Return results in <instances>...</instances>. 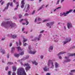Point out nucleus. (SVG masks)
Returning <instances> with one entry per match:
<instances>
[{
	"mask_svg": "<svg viewBox=\"0 0 75 75\" xmlns=\"http://www.w3.org/2000/svg\"><path fill=\"white\" fill-rule=\"evenodd\" d=\"M1 25L2 27H10L11 28H17V26L15 23H11L9 21L5 22V21H3L1 23Z\"/></svg>",
	"mask_w": 75,
	"mask_h": 75,
	"instance_id": "f257e3e1",
	"label": "nucleus"
},
{
	"mask_svg": "<svg viewBox=\"0 0 75 75\" xmlns=\"http://www.w3.org/2000/svg\"><path fill=\"white\" fill-rule=\"evenodd\" d=\"M18 75H26V73L23 68H21L18 69L17 72Z\"/></svg>",
	"mask_w": 75,
	"mask_h": 75,
	"instance_id": "f03ea898",
	"label": "nucleus"
},
{
	"mask_svg": "<svg viewBox=\"0 0 75 75\" xmlns=\"http://www.w3.org/2000/svg\"><path fill=\"white\" fill-rule=\"evenodd\" d=\"M71 56H75V53L71 54L69 55V57H65L64 58L67 59V60H65L64 61L63 63V64H65V63H67V62H70L71 60V59H69V58Z\"/></svg>",
	"mask_w": 75,
	"mask_h": 75,
	"instance_id": "7ed1b4c3",
	"label": "nucleus"
},
{
	"mask_svg": "<svg viewBox=\"0 0 75 75\" xmlns=\"http://www.w3.org/2000/svg\"><path fill=\"white\" fill-rule=\"evenodd\" d=\"M22 61H23V59H22L21 60H19V61L20 62L21 65H23L24 67H26L25 68V70L26 71H28L30 69H31V67L29 66L30 65H29L28 63H26L23 65L22 62H20Z\"/></svg>",
	"mask_w": 75,
	"mask_h": 75,
	"instance_id": "20e7f679",
	"label": "nucleus"
},
{
	"mask_svg": "<svg viewBox=\"0 0 75 75\" xmlns=\"http://www.w3.org/2000/svg\"><path fill=\"white\" fill-rule=\"evenodd\" d=\"M51 64V66L50 67V68L51 69L54 68V63L52 62V60H49L48 61V63H47V65H48V66H50Z\"/></svg>",
	"mask_w": 75,
	"mask_h": 75,
	"instance_id": "39448f33",
	"label": "nucleus"
},
{
	"mask_svg": "<svg viewBox=\"0 0 75 75\" xmlns=\"http://www.w3.org/2000/svg\"><path fill=\"white\" fill-rule=\"evenodd\" d=\"M72 11V10H69V11H67L66 13L63 12V13H61L60 14V16L61 17H62L63 16V15H64V17H65L67 16V15H68V14H69V13H71Z\"/></svg>",
	"mask_w": 75,
	"mask_h": 75,
	"instance_id": "423d86ee",
	"label": "nucleus"
},
{
	"mask_svg": "<svg viewBox=\"0 0 75 75\" xmlns=\"http://www.w3.org/2000/svg\"><path fill=\"white\" fill-rule=\"evenodd\" d=\"M42 34H40L39 35L38 38L35 37L33 39H33L32 40V41H36V40L40 41V40L41 39V37H42Z\"/></svg>",
	"mask_w": 75,
	"mask_h": 75,
	"instance_id": "0eeeda50",
	"label": "nucleus"
},
{
	"mask_svg": "<svg viewBox=\"0 0 75 75\" xmlns=\"http://www.w3.org/2000/svg\"><path fill=\"white\" fill-rule=\"evenodd\" d=\"M21 8H23L24 7V5L25 4V3L24 2V0H23L21 2Z\"/></svg>",
	"mask_w": 75,
	"mask_h": 75,
	"instance_id": "6e6552de",
	"label": "nucleus"
},
{
	"mask_svg": "<svg viewBox=\"0 0 75 75\" xmlns=\"http://www.w3.org/2000/svg\"><path fill=\"white\" fill-rule=\"evenodd\" d=\"M67 27L68 29H69L70 28H72V24L71 23H68L67 24Z\"/></svg>",
	"mask_w": 75,
	"mask_h": 75,
	"instance_id": "1a4fd4ad",
	"label": "nucleus"
},
{
	"mask_svg": "<svg viewBox=\"0 0 75 75\" xmlns=\"http://www.w3.org/2000/svg\"><path fill=\"white\" fill-rule=\"evenodd\" d=\"M28 52L29 54H33V55H34L37 52V51H32L31 50H30V51H28Z\"/></svg>",
	"mask_w": 75,
	"mask_h": 75,
	"instance_id": "9d476101",
	"label": "nucleus"
},
{
	"mask_svg": "<svg viewBox=\"0 0 75 75\" xmlns=\"http://www.w3.org/2000/svg\"><path fill=\"white\" fill-rule=\"evenodd\" d=\"M11 37L13 39H15V38H17V35L16 34H14L12 35V34H11Z\"/></svg>",
	"mask_w": 75,
	"mask_h": 75,
	"instance_id": "9b49d317",
	"label": "nucleus"
},
{
	"mask_svg": "<svg viewBox=\"0 0 75 75\" xmlns=\"http://www.w3.org/2000/svg\"><path fill=\"white\" fill-rule=\"evenodd\" d=\"M65 40L67 42H69L70 41H71V38L70 37L66 38L65 39Z\"/></svg>",
	"mask_w": 75,
	"mask_h": 75,
	"instance_id": "f8f14e48",
	"label": "nucleus"
},
{
	"mask_svg": "<svg viewBox=\"0 0 75 75\" xmlns=\"http://www.w3.org/2000/svg\"><path fill=\"white\" fill-rule=\"evenodd\" d=\"M10 3L9 2L7 4L6 7L4 8L3 10V11H5V10H7L8 9V7H9V5H10Z\"/></svg>",
	"mask_w": 75,
	"mask_h": 75,
	"instance_id": "ddd939ff",
	"label": "nucleus"
},
{
	"mask_svg": "<svg viewBox=\"0 0 75 75\" xmlns=\"http://www.w3.org/2000/svg\"><path fill=\"white\" fill-rule=\"evenodd\" d=\"M53 48H54V47H53V46H50V47H49V52H51V51H52V50H53Z\"/></svg>",
	"mask_w": 75,
	"mask_h": 75,
	"instance_id": "4468645a",
	"label": "nucleus"
},
{
	"mask_svg": "<svg viewBox=\"0 0 75 75\" xmlns=\"http://www.w3.org/2000/svg\"><path fill=\"white\" fill-rule=\"evenodd\" d=\"M55 68H57L59 67V65L57 63V62H55Z\"/></svg>",
	"mask_w": 75,
	"mask_h": 75,
	"instance_id": "2eb2a0df",
	"label": "nucleus"
},
{
	"mask_svg": "<svg viewBox=\"0 0 75 75\" xmlns=\"http://www.w3.org/2000/svg\"><path fill=\"white\" fill-rule=\"evenodd\" d=\"M48 70H49V68H47V67H45V68H44V71L47 72V71H48Z\"/></svg>",
	"mask_w": 75,
	"mask_h": 75,
	"instance_id": "dca6fc26",
	"label": "nucleus"
},
{
	"mask_svg": "<svg viewBox=\"0 0 75 75\" xmlns=\"http://www.w3.org/2000/svg\"><path fill=\"white\" fill-rule=\"evenodd\" d=\"M65 53H66V52H61L58 54V55H61L62 54H65Z\"/></svg>",
	"mask_w": 75,
	"mask_h": 75,
	"instance_id": "f3484780",
	"label": "nucleus"
},
{
	"mask_svg": "<svg viewBox=\"0 0 75 75\" xmlns=\"http://www.w3.org/2000/svg\"><path fill=\"white\" fill-rule=\"evenodd\" d=\"M15 57L18 58L20 56V54H14Z\"/></svg>",
	"mask_w": 75,
	"mask_h": 75,
	"instance_id": "a211bd4d",
	"label": "nucleus"
},
{
	"mask_svg": "<svg viewBox=\"0 0 75 75\" xmlns=\"http://www.w3.org/2000/svg\"><path fill=\"white\" fill-rule=\"evenodd\" d=\"M17 49L18 52H19V51H22V50L21 49V47L19 46L18 47Z\"/></svg>",
	"mask_w": 75,
	"mask_h": 75,
	"instance_id": "6ab92c4d",
	"label": "nucleus"
},
{
	"mask_svg": "<svg viewBox=\"0 0 75 75\" xmlns=\"http://www.w3.org/2000/svg\"><path fill=\"white\" fill-rule=\"evenodd\" d=\"M15 50V48L14 47H12L11 49V52L12 54H13V52H14V51Z\"/></svg>",
	"mask_w": 75,
	"mask_h": 75,
	"instance_id": "aec40b11",
	"label": "nucleus"
},
{
	"mask_svg": "<svg viewBox=\"0 0 75 75\" xmlns=\"http://www.w3.org/2000/svg\"><path fill=\"white\" fill-rule=\"evenodd\" d=\"M27 10L26 11V12H27L28 11V10H29V9H30V5H29V4H28L27 5Z\"/></svg>",
	"mask_w": 75,
	"mask_h": 75,
	"instance_id": "412c9836",
	"label": "nucleus"
},
{
	"mask_svg": "<svg viewBox=\"0 0 75 75\" xmlns=\"http://www.w3.org/2000/svg\"><path fill=\"white\" fill-rule=\"evenodd\" d=\"M50 21V19L49 18L44 20L43 21V23H44L47 21Z\"/></svg>",
	"mask_w": 75,
	"mask_h": 75,
	"instance_id": "4be33fe9",
	"label": "nucleus"
},
{
	"mask_svg": "<svg viewBox=\"0 0 75 75\" xmlns=\"http://www.w3.org/2000/svg\"><path fill=\"white\" fill-rule=\"evenodd\" d=\"M24 20L26 21V23H27L26 25H28V24H29V22H28V21H27V19H25Z\"/></svg>",
	"mask_w": 75,
	"mask_h": 75,
	"instance_id": "5701e85b",
	"label": "nucleus"
},
{
	"mask_svg": "<svg viewBox=\"0 0 75 75\" xmlns=\"http://www.w3.org/2000/svg\"><path fill=\"white\" fill-rule=\"evenodd\" d=\"M13 63L12 62H8L7 63V65H13Z\"/></svg>",
	"mask_w": 75,
	"mask_h": 75,
	"instance_id": "b1692460",
	"label": "nucleus"
},
{
	"mask_svg": "<svg viewBox=\"0 0 75 75\" xmlns=\"http://www.w3.org/2000/svg\"><path fill=\"white\" fill-rule=\"evenodd\" d=\"M68 43V42L66 40H65L63 42V45H64L65 44H66L67 43Z\"/></svg>",
	"mask_w": 75,
	"mask_h": 75,
	"instance_id": "393cba45",
	"label": "nucleus"
},
{
	"mask_svg": "<svg viewBox=\"0 0 75 75\" xmlns=\"http://www.w3.org/2000/svg\"><path fill=\"white\" fill-rule=\"evenodd\" d=\"M32 63L33 64L35 65H38V63L36 62L35 61L33 62Z\"/></svg>",
	"mask_w": 75,
	"mask_h": 75,
	"instance_id": "a878e982",
	"label": "nucleus"
},
{
	"mask_svg": "<svg viewBox=\"0 0 75 75\" xmlns=\"http://www.w3.org/2000/svg\"><path fill=\"white\" fill-rule=\"evenodd\" d=\"M28 58H29V56H27L25 58L24 57L23 58V60L24 61L25 60V59H28Z\"/></svg>",
	"mask_w": 75,
	"mask_h": 75,
	"instance_id": "bb28decb",
	"label": "nucleus"
},
{
	"mask_svg": "<svg viewBox=\"0 0 75 75\" xmlns=\"http://www.w3.org/2000/svg\"><path fill=\"white\" fill-rule=\"evenodd\" d=\"M13 71L15 72V71H16V67H13Z\"/></svg>",
	"mask_w": 75,
	"mask_h": 75,
	"instance_id": "cd10ccee",
	"label": "nucleus"
},
{
	"mask_svg": "<svg viewBox=\"0 0 75 75\" xmlns=\"http://www.w3.org/2000/svg\"><path fill=\"white\" fill-rule=\"evenodd\" d=\"M1 52L2 53V54H4L5 52H6L5 50H1Z\"/></svg>",
	"mask_w": 75,
	"mask_h": 75,
	"instance_id": "c85d7f7f",
	"label": "nucleus"
},
{
	"mask_svg": "<svg viewBox=\"0 0 75 75\" xmlns=\"http://www.w3.org/2000/svg\"><path fill=\"white\" fill-rule=\"evenodd\" d=\"M16 7H18V6H19V3L18 2H17L16 3Z\"/></svg>",
	"mask_w": 75,
	"mask_h": 75,
	"instance_id": "c756f323",
	"label": "nucleus"
},
{
	"mask_svg": "<svg viewBox=\"0 0 75 75\" xmlns=\"http://www.w3.org/2000/svg\"><path fill=\"white\" fill-rule=\"evenodd\" d=\"M27 45H28V44L26 43H24L23 42V45L24 47H25Z\"/></svg>",
	"mask_w": 75,
	"mask_h": 75,
	"instance_id": "7c9ffc66",
	"label": "nucleus"
},
{
	"mask_svg": "<svg viewBox=\"0 0 75 75\" xmlns=\"http://www.w3.org/2000/svg\"><path fill=\"white\" fill-rule=\"evenodd\" d=\"M22 16V15H21V14H19L18 15V17H19V18H21V17H22V16Z\"/></svg>",
	"mask_w": 75,
	"mask_h": 75,
	"instance_id": "2f4dec72",
	"label": "nucleus"
},
{
	"mask_svg": "<svg viewBox=\"0 0 75 75\" xmlns=\"http://www.w3.org/2000/svg\"><path fill=\"white\" fill-rule=\"evenodd\" d=\"M43 58H44V56L42 55H41L40 56V58L41 59H43Z\"/></svg>",
	"mask_w": 75,
	"mask_h": 75,
	"instance_id": "473e14b6",
	"label": "nucleus"
},
{
	"mask_svg": "<svg viewBox=\"0 0 75 75\" xmlns=\"http://www.w3.org/2000/svg\"><path fill=\"white\" fill-rule=\"evenodd\" d=\"M38 20L39 21H42V19L40 18H38Z\"/></svg>",
	"mask_w": 75,
	"mask_h": 75,
	"instance_id": "72a5a7b5",
	"label": "nucleus"
},
{
	"mask_svg": "<svg viewBox=\"0 0 75 75\" xmlns=\"http://www.w3.org/2000/svg\"><path fill=\"white\" fill-rule=\"evenodd\" d=\"M11 71H9L8 72V75H11Z\"/></svg>",
	"mask_w": 75,
	"mask_h": 75,
	"instance_id": "f704fd0d",
	"label": "nucleus"
},
{
	"mask_svg": "<svg viewBox=\"0 0 75 75\" xmlns=\"http://www.w3.org/2000/svg\"><path fill=\"white\" fill-rule=\"evenodd\" d=\"M46 25L47 26H51V25H50V23H47V24H46Z\"/></svg>",
	"mask_w": 75,
	"mask_h": 75,
	"instance_id": "c9c22d12",
	"label": "nucleus"
},
{
	"mask_svg": "<svg viewBox=\"0 0 75 75\" xmlns=\"http://www.w3.org/2000/svg\"><path fill=\"white\" fill-rule=\"evenodd\" d=\"M71 73H73L74 72H75V70H71Z\"/></svg>",
	"mask_w": 75,
	"mask_h": 75,
	"instance_id": "e433bc0d",
	"label": "nucleus"
},
{
	"mask_svg": "<svg viewBox=\"0 0 75 75\" xmlns=\"http://www.w3.org/2000/svg\"><path fill=\"white\" fill-rule=\"evenodd\" d=\"M28 40L27 39H24L23 40V42L24 43L25 42H26Z\"/></svg>",
	"mask_w": 75,
	"mask_h": 75,
	"instance_id": "4c0bfd02",
	"label": "nucleus"
},
{
	"mask_svg": "<svg viewBox=\"0 0 75 75\" xmlns=\"http://www.w3.org/2000/svg\"><path fill=\"white\" fill-rule=\"evenodd\" d=\"M60 1V0H57V1L56 3V4H59V3Z\"/></svg>",
	"mask_w": 75,
	"mask_h": 75,
	"instance_id": "58836bf2",
	"label": "nucleus"
},
{
	"mask_svg": "<svg viewBox=\"0 0 75 75\" xmlns=\"http://www.w3.org/2000/svg\"><path fill=\"white\" fill-rule=\"evenodd\" d=\"M54 21H52V22H50V23L51 24H52V25H53V24H54Z\"/></svg>",
	"mask_w": 75,
	"mask_h": 75,
	"instance_id": "ea45409f",
	"label": "nucleus"
},
{
	"mask_svg": "<svg viewBox=\"0 0 75 75\" xmlns=\"http://www.w3.org/2000/svg\"><path fill=\"white\" fill-rule=\"evenodd\" d=\"M20 55H24V52H21V53L20 54Z\"/></svg>",
	"mask_w": 75,
	"mask_h": 75,
	"instance_id": "a19ab883",
	"label": "nucleus"
},
{
	"mask_svg": "<svg viewBox=\"0 0 75 75\" xmlns=\"http://www.w3.org/2000/svg\"><path fill=\"white\" fill-rule=\"evenodd\" d=\"M43 6H42L41 7H40L38 10H41V9H42V8H43Z\"/></svg>",
	"mask_w": 75,
	"mask_h": 75,
	"instance_id": "79ce46f5",
	"label": "nucleus"
},
{
	"mask_svg": "<svg viewBox=\"0 0 75 75\" xmlns=\"http://www.w3.org/2000/svg\"><path fill=\"white\" fill-rule=\"evenodd\" d=\"M44 31H45V30H42L40 32V33H44Z\"/></svg>",
	"mask_w": 75,
	"mask_h": 75,
	"instance_id": "37998d69",
	"label": "nucleus"
},
{
	"mask_svg": "<svg viewBox=\"0 0 75 75\" xmlns=\"http://www.w3.org/2000/svg\"><path fill=\"white\" fill-rule=\"evenodd\" d=\"M64 0H61V4L62 3H63V2H64Z\"/></svg>",
	"mask_w": 75,
	"mask_h": 75,
	"instance_id": "c03bdc74",
	"label": "nucleus"
},
{
	"mask_svg": "<svg viewBox=\"0 0 75 75\" xmlns=\"http://www.w3.org/2000/svg\"><path fill=\"white\" fill-rule=\"evenodd\" d=\"M10 6H11V7H13V3H10Z\"/></svg>",
	"mask_w": 75,
	"mask_h": 75,
	"instance_id": "a18cd8bd",
	"label": "nucleus"
},
{
	"mask_svg": "<svg viewBox=\"0 0 75 75\" xmlns=\"http://www.w3.org/2000/svg\"><path fill=\"white\" fill-rule=\"evenodd\" d=\"M28 16V15L27 13H25V14L24 15L25 16Z\"/></svg>",
	"mask_w": 75,
	"mask_h": 75,
	"instance_id": "49530a36",
	"label": "nucleus"
},
{
	"mask_svg": "<svg viewBox=\"0 0 75 75\" xmlns=\"http://www.w3.org/2000/svg\"><path fill=\"white\" fill-rule=\"evenodd\" d=\"M34 13H35V11H33L32 12V14L33 15V14H34Z\"/></svg>",
	"mask_w": 75,
	"mask_h": 75,
	"instance_id": "de8ad7c7",
	"label": "nucleus"
},
{
	"mask_svg": "<svg viewBox=\"0 0 75 75\" xmlns=\"http://www.w3.org/2000/svg\"><path fill=\"white\" fill-rule=\"evenodd\" d=\"M8 69V67H6L5 69L6 71H7Z\"/></svg>",
	"mask_w": 75,
	"mask_h": 75,
	"instance_id": "09e8293b",
	"label": "nucleus"
},
{
	"mask_svg": "<svg viewBox=\"0 0 75 75\" xmlns=\"http://www.w3.org/2000/svg\"><path fill=\"white\" fill-rule=\"evenodd\" d=\"M59 59H62V57L61 56H59Z\"/></svg>",
	"mask_w": 75,
	"mask_h": 75,
	"instance_id": "8fccbe9b",
	"label": "nucleus"
},
{
	"mask_svg": "<svg viewBox=\"0 0 75 75\" xmlns=\"http://www.w3.org/2000/svg\"><path fill=\"white\" fill-rule=\"evenodd\" d=\"M16 45H17V47H18V42H16Z\"/></svg>",
	"mask_w": 75,
	"mask_h": 75,
	"instance_id": "3c124183",
	"label": "nucleus"
},
{
	"mask_svg": "<svg viewBox=\"0 0 75 75\" xmlns=\"http://www.w3.org/2000/svg\"><path fill=\"white\" fill-rule=\"evenodd\" d=\"M46 75H51V74L49 73H47L46 74Z\"/></svg>",
	"mask_w": 75,
	"mask_h": 75,
	"instance_id": "603ef678",
	"label": "nucleus"
},
{
	"mask_svg": "<svg viewBox=\"0 0 75 75\" xmlns=\"http://www.w3.org/2000/svg\"><path fill=\"white\" fill-rule=\"evenodd\" d=\"M5 40V38H4L1 39V41H4V40Z\"/></svg>",
	"mask_w": 75,
	"mask_h": 75,
	"instance_id": "864d4df0",
	"label": "nucleus"
},
{
	"mask_svg": "<svg viewBox=\"0 0 75 75\" xmlns=\"http://www.w3.org/2000/svg\"><path fill=\"white\" fill-rule=\"evenodd\" d=\"M7 58H9V54H7Z\"/></svg>",
	"mask_w": 75,
	"mask_h": 75,
	"instance_id": "5fc2aeb1",
	"label": "nucleus"
},
{
	"mask_svg": "<svg viewBox=\"0 0 75 75\" xmlns=\"http://www.w3.org/2000/svg\"><path fill=\"white\" fill-rule=\"evenodd\" d=\"M12 75H16V73L13 72L12 74Z\"/></svg>",
	"mask_w": 75,
	"mask_h": 75,
	"instance_id": "6e6d98bb",
	"label": "nucleus"
},
{
	"mask_svg": "<svg viewBox=\"0 0 75 75\" xmlns=\"http://www.w3.org/2000/svg\"><path fill=\"white\" fill-rule=\"evenodd\" d=\"M28 48L29 50H30V51H31V48L30 47H28Z\"/></svg>",
	"mask_w": 75,
	"mask_h": 75,
	"instance_id": "4d7b16f0",
	"label": "nucleus"
},
{
	"mask_svg": "<svg viewBox=\"0 0 75 75\" xmlns=\"http://www.w3.org/2000/svg\"><path fill=\"white\" fill-rule=\"evenodd\" d=\"M25 29V28H23L22 29V31H23Z\"/></svg>",
	"mask_w": 75,
	"mask_h": 75,
	"instance_id": "13d9d810",
	"label": "nucleus"
},
{
	"mask_svg": "<svg viewBox=\"0 0 75 75\" xmlns=\"http://www.w3.org/2000/svg\"><path fill=\"white\" fill-rule=\"evenodd\" d=\"M4 3V1L2 2L1 3V5H3Z\"/></svg>",
	"mask_w": 75,
	"mask_h": 75,
	"instance_id": "bf43d9fd",
	"label": "nucleus"
},
{
	"mask_svg": "<svg viewBox=\"0 0 75 75\" xmlns=\"http://www.w3.org/2000/svg\"><path fill=\"white\" fill-rule=\"evenodd\" d=\"M13 18L14 20H17V18H16V17H13Z\"/></svg>",
	"mask_w": 75,
	"mask_h": 75,
	"instance_id": "052dcab7",
	"label": "nucleus"
},
{
	"mask_svg": "<svg viewBox=\"0 0 75 75\" xmlns=\"http://www.w3.org/2000/svg\"><path fill=\"white\" fill-rule=\"evenodd\" d=\"M23 33H25L26 34H27V33H28V32H23Z\"/></svg>",
	"mask_w": 75,
	"mask_h": 75,
	"instance_id": "680f3d73",
	"label": "nucleus"
},
{
	"mask_svg": "<svg viewBox=\"0 0 75 75\" xmlns=\"http://www.w3.org/2000/svg\"><path fill=\"white\" fill-rule=\"evenodd\" d=\"M18 8V7H17L14 8V10H17V9Z\"/></svg>",
	"mask_w": 75,
	"mask_h": 75,
	"instance_id": "e2e57ef3",
	"label": "nucleus"
},
{
	"mask_svg": "<svg viewBox=\"0 0 75 75\" xmlns=\"http://www.w3.org/2000/svg\"><path fill=\"white\" fill-rule=\"evenodd\" d=\"M37 18H36L34 22H35V23H36V22H37Z\"/></svg>",
	"mask_w": 75,
	"mask_h": 75,
	"instance_id": "0e129e2a",
	"label": "nucleus"
},
{
	"mask_svg": "<svg viewBox=\"0 0 75 75\" xmlns=\"http://www.w3.org/2000/svg\"><path fill=\"white\" fill-rule=\"evenodd\" d=\"M61 7H58V8H57V10L59 8H61Z\"/></svg>",
	"mask_w": 75,
	"mask_h": 75,
	"instance_id": "69168bd1",
	"label": "nucleus"
},
{
	"mask_svg": "<svg viewBox=\"0 0 75 75\" xmlns=\"http://www.w3.org/2000/svg\"><path fill=\"white\" fill-rule=\"evenodd\" d=\"M69 75H73V74L71 72V73H69Z\"/></svg>",
	"mask_w": 75,
	"mask_h": 75,
	"instance_id": "338daca9",
	"label": "nucleus"
},
{
	"mask_svg": "<svg viewBox=\"0 0 75 75\" xmlns=\"http://www.w3.org/2000/svg\"><path fill=\"white\" fill-rule=\"evenodd\" d=\"M64 29L65 31L66 30V27H65V26L64 27Z\"/></svg>",
	"mask_w": 75,
	"mask_h": 75,
	"instance_id": "774afa93",
	"label": "nucleus"
}]
</instances>
